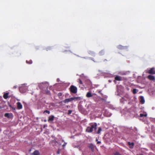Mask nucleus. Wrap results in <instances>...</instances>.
Segmentation results:
<instances>
[{
	"mask_svg": "<svg viewBox=\"0 0 155 155\" xmlns=\"http://www.w3.org/2000/svg\"><path fill=\"white\" fill-rule=\"evenodd\" d=\"M2 108V107L1 106H0V109H1V108Z\"/></svg>",
	"mask_w": 155,
	"mask_h": 155,
	"instance_id": "34",
	"label": "nucleus"
},
{
	"mask_svg": "<svg viewBox=\"0 0 155 155\" xmlns=\"http://www.w3.org/2000/svg\"><path fill=\"white\" fill-rule=\"evenodd\" d=\"M98 93L101 94V95L102 96L103 95V94L101 93V91H98Z\"/></svg>",
	"mask_w": 155,
	"mask_h": 155,
	"instance_id": "30",
	"label": "nucleus"
},
{
	"mask_svg": "<svg viewBox=\"0 0 155 155\" xmlns=\"http://www.w3.org/2000/svg\"><path fill=\"white\" fill-rule=\"evenodd\" d=\"M115 155H121L120 153H119L116 152L115 154Z\"/></svg>",
	"mask_w": 155,
	"mask_h": 155,
	"instance_id": "27",
	"label": "nucleus"
},
{
	"mask_svg": "<svg viewBox=\"0 0 155 155\" xmlns=\"http://www.w3.org/2000/svg\"><path fill=\"white\" fill-rule=\"evenodd\" d=\"M17 87V86H15L14 87H13V88H16Z\"/></svg>",
	"mask_w": 155,
	"mask_h": 155,
	"instance_id": "32",
	"label": "nucleus"
},
{
	"mask_svg": "<svg viewBox=\"0 0 155 155\" xmlns=\"http://www.w3.org/2000/svg\"><path fill=\"white\" fill-rule=\"evenodd\" d=\"M70 91L73 94H76L77 92V87L73 85H71L70 86L69 88Z\"/></svg>",
	"mask_w": 155,
	"mask_h": 155,
	"instance_id": "3",
	"label": "nucleus"
},
{
	"mask_svg": "<svg viewBox=\"0 0 155 155\" xmlns=\"http://www.w3.org/2000/svg\"><path fill=\"white\" fill-rule=\"evenodd\" d=\"M128 144L129 145H132L133 146L134 145V143L133 142L130 143V142H129Z\"/></svg>",
	"mask_w": 155,
	"mask_h": 155,
	"instance_id": "20",
	"label": "nucleus"
},
{
	"mask_svg": "<svg viewBox=\"0 0 155 155\" xmlns=\"http://www.w3.org/2000/svg\"><path fill=\"white\" fill-rule=\"evenodd\" d=\"M17 107L18 109H20L22 108V106L21 103L20 102H18L17 103Z\"/></svg>",
	"mask_w": 155,
	"mask_h": 155,
	"instance_id": "10",
	"label": "nucleus"
},
{
	"mask_svg": "<svg viewBox=\"0 0 155 155\" xmlns=\"http://www.w3.org/2000/svg\"><path fill=\"white\" fill-rule=\"evenodd\" d=\"M97 124L95 123L94 124L92 125L91 127H88L86 130V131L89 133H91L92 132L93 129H94L96 130L97 128Z\"/></svg>",
	"mask_w": 155,
	"mask_h": 155,
	"instance_id": "2",
	"label": "nucleus"
},
{
	"mask_svg": "<svg viewBox=\"0 0 155 155\" xmlns=\"http://www.w3.org/2000/svg\"><path fill=\"white\" fill-rule=\"evenodd\" d=\"M72 112V110H69L68 111V114H71V112Z\"/></svg>",
	"mask_w": 155,
	"mask_h": 155,
	"instance_id": "25",
	"label": "nucleus"
},
{
	"mask_svg": "<svg viewBox=\"0 0 155 155\" xmlns=\"http://www.w3.org/2000/svg\"><path fill=\"white\" fill-rule=\"evenodd\" d=\"M54 115H51L49 117L48 121L49 122H51L54 120Z\"/></svg>",
	"mask_w": 155,
	"mask_h": 155,
	"instance_id": "7",
	"label": "nucleus"
},
{
	"mask_svg": "<svg viewBox=\"0 0 155 155\" xmlns=\"http://www.w3.org/2000/svg\"><path fill=\"white\" fill-rule=\"evenodd\" d=\"M122 80V78L119 76L117 75L115 77V80L114 81V83H115L116 81H121Z\"/></svg>",
	"mask_w": 155,
	"mask_h": 155,
	"instance_id": "5",
	"label": "nucleus"
},
{
	"mask_svg": "<svg viewBox=\"0 0 155 155\" xmlns=\"http://www.w3.org/2000/svg\"><path fill=\"white\" fill-rule=\"evenodd\" d=\"M78 80H79L78 82L80 84H83L82 82L81 79H79Z\"/></svg>",
	"mask_w": 155,
	"mask_h": 155,
	"instance_id": "26",
	"label": "nucleus"
},
{
	"mask_svg": "<svg viewBox=\"0 0 155 155\" xmlns=\"http://www.w3.org/2000/svg\"><path fill=\"white\" fill-rule=\"evenodd\" d=\"M147 116V115H144V114H140V117H142L143 116Z\"/></svg>",
	"mask_w": 155,
	"mask_h": 155,
	"instance_id": "22",
	"label": "nucleus"
},
{
	"mask_svg": "<svg viewBox=\"0 0 155 155\" xmlns=\"http://www.w3.org/2000/svg\"><path fill=\"white\" fill-rule=\"evenodd\" d=\"M8 93H4L3 96V98L5 99H6L8 97Z\"/></svg>",
	"mask_w": 155,
	"mask_h": 155,
	"instance_id": "13",
	"label": "nucleus"
},
{
	"mask_svg": "<svg viewBox=\"0 0 155 155\" xmlns=\"http://www.w3.org/2000/svg\"><path fill=\"white\" fill-rule=\"evenodd\" d=\"M26 62L27 64H31L32 63V61L31 60H30L29 61L27 60L26 61Z\"/></svg>",
	"mask_w": 155,
	"mask_h": 155,
	"instance_id": "17",
	"label": "nucleus"
},
{
	"mask_svg": "<svg viewBox=\"0 0 155 155\" xmlns=\"http://www.w3.org/2000/svg\"><path fill=\"white\" fill-rule=\"evenodd\" d=\"M101 127H99L98 128V130L97 132V134H99L101 132Z\"/></svg>",
	"mask_w": 155,
	"mask_h": 155,
	"instance_id": "18",
	"label": "nucleus"
},
{
	"mask_svg": "<svg viewBox=\"0 0 155 155\" xmlns=\"http://www.w3.org/2000/svg\"><path fill=\"white\" fill-rule=\"evenodd\" d=\"M140 155H143V154H140Z\"/></svg>",
	"mask_w": 155,
	"mask_h": 155,
	"instance_id": "37",
	"label": "nucleus"
},
{
	"mask_svg": "<svg viewBox=\"0 0 155 155\" xmlns=\"http://www.w3.org/2000/svg\"><path fill=\"white\" fill-rule=\"evenodd\" d=\"M89 54H92L93 53V52H92L91 51H89Z\"/></svg>",
	"mask_w": 155,
	"mask_h": 155,
	"instance_id": "29",
	"label": "nucleus"
},
{
	"mask_svg": "<svg viewBox=\"0 0 155 155\" xmlns=\"http://www.w3.org/2000/svg\"><path fill=\"white\" fill-rule=\"evenodd\" d=\"M9 106L12 108L14 110H15V108L14 107H13L11 106V105H10Z\"/></svg>",
	"mask_w": 155,
	"mask_h": 155,
	"instance_id": "28",
	"label": "nucleus"
},
{
	"mask_svg": "<svg viewBox=\"0 0 155 155\" xmlns=\"http://www.w3.org/2000/svg\"><path fill=\"white\" fill-rule=\"evenodd\" d=\"M100 99L103 102H106V99L101 98L100 97Z\"/></svg>",
	"mask_w": 155,
	"mask_h": 155,
	"instance_id": "21",
	"label": "nucleus"
},
{
	"mask_svg": "<svg viewBox=\"0 0 155 155\" xmlns=\"http://www.w3.org/2000/svg\"><path fill=\"white\" fill-rule=\"evenodd\" d=\"M58 95L59 97H60L62 96V94L61 92H59L58 94Z\"/></svg>",
	"mask_w": 155,
	"mask_h": 155,
	"instance_id": "23",
	"label": "nucleus"
},
{
	"mask_svg": "<svg viewBox=\"0 0 155 155\" xmlns=\"http://www.w3.org/2000/svg\"><path fill=\"white\" fill-rule=\"evenodd\" d=\"M154 135H155V133H154Z\"/></svg>",
	"mask_w": 155,
	"mask_h": 155,
	"instance_id": "38",
	"label": "nucleus"
},
{
	"mask_svg": "<svg viewBox=\"0 0 155 155\" xmlns=\"http://www.w3.org/2000/svg\"><path fill=\"white\" fill-rule=\"evenodd\" d=\"M117 48L118 49H123L124 48V47L120 45H118Z\"/></svg>",
	"mask_w": 155,
	"mask_h": 155,
	"instance_id": "15",
	"label": "nucleus"
},
{
	"mask_svg": "<svg viewBox=\"0 0 155 155\" xmlns=\"http://www.w3.org/2000/svg\"><path fill=\"white\" fill-rule=\"evenodd\" d=\"M140 102L142 104H144L145 103V100L143 96H140Z\"/></svg>",
	"mask_w": 155,
	"mask_h": 155,
	"instance_id": "12",
	"label": "nucleus"
},
{
	"mask_svg": "<svg viewBox=\"0 0 155 155\" xmlns=\"http://www.w3.org/2000/svg\"><path fill=\"white\" fill-rule=\"evenodd\" d=\"M57 153H58V154H59V151H58V152H57Z\"/></svg>",
	"mask_w": 155,
	"mask_h": 155,
	"instance_id": "33",
	"label": "nucleus"
},
{
	"mask_svg": "<svg viewBox=\"0 0 155 155\" xmlns=\"http://www.w3.org/2000/svg\"><path fill=\"white\" fill-rule=\"evenodd\" d=\"M94 94L96 95L95 94H92L91 92H89L87 93L86 96L87 97H92Z\"/></svg>",
	"mask_w": 155,
	"mask_h": 155,
	"instance_id": "9",
	"label": "nucleus"
},
{
	"mask_svg": "<svg viewBox=\"0 0 155 155\" xmlns=\"http://www.w3.org/2000/svg\"><path fill=\"white\" fill-rule=\"evenodd\" d=\"M47 113L48 114H50V111L48 110H45L44 111V113Z\"/></svg>",
	"mask_w": 155,
	"mask_h": 155,
	"instance_id": "24",
	"label": "nucleus"
},
{
	"mask_svg": "<svg viewBox=\"0 0 155 155\" xmlns=\"http://www.w3.org/2000/svg\"><path fill=\"white\" fill-rule=\"evenodd\" d=\"M97 140H97V139H96V141H97Z\"/></svg>",
	"mask_w": 155,
	"mask_h": 155,
	"instance_id": "36",
	"label": "nucleus"
},
{
	"mask_svg": "<svg viewBox=\"0 0 155 155\" xmlns=\"http://www.w3.org/2000/svg\"><path fill=\"white\" fill-rule=\"evenodd\" d=\"M104 97L105 98H106V99H107V96H106V97Z\"/></svg>",
	"mask_w": 155,
	"mask_h": 155,
	"instance_id": "35",
	"label": "nucleus"
},
{
	"mask_svg": "<svg viewBox=\"0 0 155 155\" xmlns=\"http://www.w3.org/2000/svg\"><path fill=\"white\" fill-rule=\"evenodd\" d=\"M133 93L134 94H136L137 93V89H134L133 90Z\"/></svg>",
	"mask_w": 155,
	"mask_h": 155,
	"instance_id": "19",
	"label": "nucleus"
},
{
	"mask_svg": "<svg viewBox=\"0 0 155 155\" xmlns=\"http://www.w3.org/2000/svg\"><path fill=\"white\" fill-rule=\"evenodd\" d=\"M148 73L151 74H155V70L154 68H151L150 69H149L148 71Z\"/></svg>",
	"mask_w": 155,
	"mask_h": 155,
	"instance_id": "4",
	"label": "nucleus"
},
{
	"mask_svg": "<svg viewBox=\"0 0 155 155\" xmlns=\"http://www.w3.org/2000/svg\"><path fill=\"white\" fill-rule=\"evenodd\" d=\"M32 155H39L40 153L38 150H35L32 154Z\"/></svg>",
	"mask_w": 155,
	"mask_h": 155,
	"instance_id": "14",
	"label": "nucleus"
},
{
	"mask_svg": "<svg viewBox=\"0 0 155 155\" xmlns=\"http://www.w3.org/2000/svg\"><path fill=\"white\" fill-rule=\"evenodd\" d=\"M88 147L91 149L92 151H94V146L93 144H90L88 146Z\"/></svg>",
	"mask_w": 155,
	"mask_h": 155,
	"instance_id": "11",
	"label": "nucleus"
},
{
	"mask_svg": "<svg viewBox=\"0 0 155 155\" xmlns=\"http://www.w3.org/2000/svg\"><path fill=\"white\" fill-rule=\"evenodd\" d=\"M80 99V97H72L66 99L64 100L63 101L61 102L63 103H68L69 102L74 101H78Z\"/></svg>",
	"mask_w": 155,
	"mask_h": 155,
	"instance_id": "1",
	"label": "nucleus"
},
{
	"mask_svg": "<svg viewBox=\"0 0 155 155\" xmlns=\"http://www.w3.org/2000/svg\"><path fill=\"white\" fill-rule=\"evenodd\" d=\"M101 143V141H98V142H97V144H100V143Z\"/></svg>",
	"mask_w": 155,
	"mask_h": 155,
	"instance_id": "31",
	"label": "nucleus"
},
{
	"mask_svg": "<svg viewBox=\"0 0 155 155\" xmlns=\"http://www.w3.org/2000/svg\"><path fill=\"white\" fill-rule=\"evenodd\" d=\"M147 78L150 80L154 81L155 80V77L152 75H149L147 76Z\"/></svg>",
	"mask_w": 155,
	"mask_h": 155,
	"instance_id": "8",
	"label": "nucleus"
},
{
	"mask_svg": "<svg viewBox=\"0 0 155 155\" xmlns=\"http://www.w3.org/2000/svg\"><path fill=\"white\" fill-rule=\"evenodd\" d=\"M104 54V51L103 50H102L99 52V54L100 55H103Z\"/></svg>",
	"mask_w": 155,
	"mask_h": 155,
	"instance_id": "16",
	"label": "nucleus"
},
{
	"mask_svg": "<svg viewBox=\"0 0 155 155\" xmlns=\"http://www.w3.org/2000/svg\"><path fill=\"white\" fill-rule=\"evenodd\" d=\"M4 116L8 118H10L13 117V114L12 113H6L5 114Z\"/></svg>",
	"mask_w": 155,
	"mask_h": 155,
	"instance_id": "6",
	"label": "nucleus"
}]
</instances>
